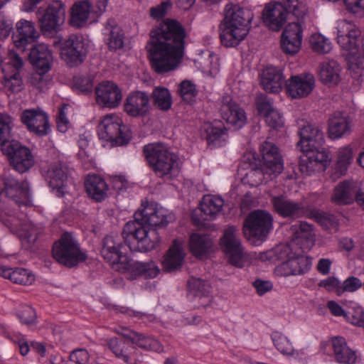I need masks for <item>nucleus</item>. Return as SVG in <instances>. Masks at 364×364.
<instances>
[{
    "instance_id": "obj_1",
    "label": "nucleus",
    "mask_w": 364,
    "mask_h": 364,
    "mask_svg": "<svg viewBox=\"0 0 364 364\" xmlns=\"http://www.w3.org/2000/svg\"><path fill=\"white\" fill-rule=\"evenodd\" d=\"M146 45L152 69L159 74L174 70L184 54L186 32L177 21L167 18L149 33Z\"/></svg>"
},
{
    "instance_id": "obj_2",
    "label": "nucleus",
    "mask_w": 364,
    "mask_h": 364,
    "mask_svg": "<svg viewBox=\"0 0 364 364\" xmlns=\"http://www.w3.org/2000/svg\"><path fill=\"white\" fill-rule=\"evenodd\" d=\"M134 220L127 222L122 230L124 242L131 251L146 252L156 249L160 236L156 229L145 225L164 228L169 223L170 215L157 203H142L134 213Z\"/></svg>"
},
{
    "instance_id": "obj_3",
    "label": "nucleus",
    "mask_w": 364,
    "mask_h": 364,
    "mask_svg": "<svg viewBox=\"0 0 364 364\" xmlns=\"http://www.w3.org/2000/svg\"><path fill=\"white\" fill-rule=\"evenodd\" d=\"M223 14L220 41L225 47L237 46L249 33L254 14L250 9L232 2L225 5Z\"/></svg>"
},
{
    "instance_id": "obj_4",
    "label": "nucleus",
    "mask_w": 364,
    "mask_h": 364,
    "mask_svg": "<svg viewBox=\"0 0 364 364\" xmlns=\"http://www.w3.org/2000/svg\"><path fill=\"white\" fill-rule=\"evenodd\" d=\"M143 153L156 176L163 181L175 180L181 172L179 157L162 143L146 144Z\"/></svg>"
},
{
    "instance_id": "obj_5",
    "label": "nucleus",
    "mask_w": 364,
    "mask_h": 364,
    "mask_svg": "<svg viewBox=\"0 0 364 364\" xmlns=\"http://www.w3.org/2000/svg\"><path fill=\"white\" fill-rule=\"evenodd\" d=\"M361 31L353 23L343 20L337 26V43L343 50L348 52L347 59L349 68L360 76L364 74V44L363 57L357 56L358 41Z\"/></svg>"
},
{
    "instance_id": "obj_6",
    "label": "nucleus",
    "mask_w": 364,
    "mask_h": 364,
    "mask_svg": "<svg viewBox=\"0 0 364 364\" xmlns=\"http://www.w3.org/2000/svg\"><path fill=\"white\" fill-rule=\"evenodd\" d=\"M262 161L259 166H252L246 176L254 179L252 185L267 181L282 173L284 169L283 160L278 148L272 142L264 141L259 146Z\"/></svg>"
},
{
    "instance_id": "obj_7",
    "label": "nucleus",
    "mask_w": 364,
    "mask_h": 364,
    "mask_svg": "<svg viewBox=\"0 0 364 364\" xmlns=\"http://www.w3.org/2000/svg\"><path fill=\"white\" fill-rule=\"evenodd\" d=\"M52 254L58 263L68 267H73L87 258L86 254L80 250L78 242L69 232L63 233L54 242Z\"/></svg>"
},
{
    "instance_id": "obj_8",
    "label": "nucleus",
    "mask_w": 364,
    "mask_h": 364,
    "mask_svg": "<svg viewBox=\"0 0 364 364\" xmlns=\"http://www.w3.org/2000/svg\"><path fill=\"white\" fill-rule=\"evenodd\" d=\"M97 132L101 139L117 146L126 145L131 139L128 128L123 124L122 119L114 114L103 117L98 125Z\"/></svg>"
},
{
    "instance_id": "obj_9",
    "label": "nucleus",
    "mask_w": 364,
    "mask_h": 364,
    "mask_svg": "<svg viewBox=\"0 0 364 364\" xmlns=\"http://www.w3.org/2000/svg\"><path fill=\"white\" fill-rule=\"evenodd\" d=\"M273 228V217L266 210H255L246 217L243 232L248 238L264 240Z\"/></svg>"
},
{
    "instance_id": "obj_10",
    "label": "nucleus",
    "mask_w": 364,
    "mask_h": 364,
    "mask_svg": "<svg viewBox=\"0 0 364 364\" xmlns=\"http://www.w3.org/2000/svg\"><path fill=\"white\" fill-rule=\"evenodd\" d=\"M37 14L41 31L44 34L57 33L65 19L64 4L59 0L49 3L46 9L39 8Z\"/></svg>"
},
{
    "instance_id": "obj_11",
    "label": "nucleus",
    "mask_w": 364,
    "mask_h": 364,
    "mask_svg": "<svg viewBox=\"0 0 364 364\" xmlns=\"http://www.w3.org/2000/svg\"><path fill=\"white\" fill-rule=\"evenodd\" d=\"M220 245L222 250L228 255V261L232 265L243 267L244 250L235 227L230 226L224 230Z\"/></svg>"
},
{
    "instance_id": "obj_12",
    "label": "nucleus",
    "mask_w": 364,
    "mask_h": 364,
    "mask_svg": "<svg viewBox=\"0 0 364 364\" xmlns=\"http://www.w3.org/2000/svg\"><path fill=\"white\" fill-rule=\"evenodd\" d=\"M2 153L7 156L12 168L20 173L27 172L35 164L31 151L19 141L13 142Z\"/></svg>"
},
{
    "instance_id": "obj_13",
    "label": "nucleus",
    "mask_w": 364,
    "mask_h": 364,
    "mask_svg": "<svg viewBox=\"0 0 364 364\" xmlns=\"http://www.w3.org/2000/svg\"><path fill=\"white\" fill-rule=\"evenodd\" d=\"M60 54L70 67L80 65L87 55V48L83 38L76 35L70 36L63 43Z\"/></svg>"
},
{
    "instance_id": "obj_14",
    "label": "nucleus",
    "mask_w": 364,
    "mask_h": 364,
    "mask_svg": "<svg viewBox=\"0 0 364 364\" xmlns=\"http://www.w3.org/2000/svg\"><path fill=\"white\" fill-rule=\"evenodd\" d=\"M300 140L297 147L301 151H309L321 149L325 143L324 134L322 129L314 124L306 122L299 129Z\"/></svg>"
},
{
    "instance_id": "obj_15",
    "label": "nucleus",
    "mask_w": 364,
    "mask_h": 364,
    "mask_svg": "<svg viewBox=\"0 0 364 364\" xmlns=\"http://www.w3.org/2000/svg\"><path fill=\"white\" fill-rule=\"evenodd\" d=\"M221 103L220 111L223 119L235 129L242 128L247 121L245 110L230 95L223 96Z\"/></svg>"
},
{
    "instance_id": "obj_16",
    "label": "nucleus",
    "mask_w": 364,
    "mask_h": 364,
    "mask_svg": "<svg viewBox=\"0 0 364 364\" xmlns=\"http://www.w3.org/2000/svg\"><path fill=\"white\" fill-rule=\"evenodd\" d=\"M274 210L284 218L296 219L303 217L306 209L301 202H296L284 195L274 196L271 198Z\"/></svg>"
},
{
    "instance_id": "obj_17",
    "label": "nucleus",
    "mask_w": 364,
    "mask_h": 364,
    "mask_svg": "<svg viewBox=\"0 0 364 364\" xmlns=\"http://www.w3.org/2000/svg\"><path fill=\"white\" fill-rule=\"evenodd\" d=\"M21 122L37 136L47 135L50 131L48 115L39 109H26L21 117Z\"/></svg>"
},
{
    "instance_id": "obj_18",
    "label": "nucleus",
    "mask_w": 364,
    "mask_h": 364,
    "mask_svg": "<svg viewBox=\"0 0 364 364\" xmlns=\"http://www.w3.org/2000/svg\"><path fill=\"white\" fill-rule=\"evenodd\" d=\"M314 86L315 79L310 73L293 75L285 83L287 94L295 99L308 96Z\"/></svg>"
},
{
    "instance_id": "obj_19",
    "label": "nucleus",
    "mask_w": 364,
    "mask_h": 364,
    "mask_svg": "<svg viewBox=\"0 0 364 364\" xmlns=\"http://www.w3.org/2000/svg\"><path fill=\"white\" fill-rule=\"evenodd\" d=\"M122 247V242L117 236L107 235L102 241L101 255L117 269L126 260L127 256L123 254Z\"/></svg>"
},
{
    "instance_id": "obj_20",
    "label": "nucleus",
    "mask_w": 364,
    "mask_h": 364,
    "mask_svg": "<svg viewBox=\"0 0 364 364\" xmlns=\"http://www.w3.org/2000/svg\"><path fill=\"white\" fill-rule=\"evenodd\" d=\"M97 103L108 108L117 107L122 101V95L119 87L114 82L106 81L95 88Z\"/></svg>"
},
{
    "instance_id": "obj_21",
    "label": "nucleus",
    "mask_w": 364,
    "mask_h": 364,
    "mask_svg": "<svg viewBox=\"0 0 364 364\" xmlns=\"http://www.w3.org/2000/svg\"><path fill=\"white\" fill-rule=\"evenodd\" d=\"M39 37V33L33 22L21 19L16 24V31L13 33V42L17 49L24 51L26 47L32 44Z\"/></svg>"
},
{
    "instance_id": "obj_22",
    "label": "nucleus",
    "mask_w": 364,
    "mask_h": 364,
    "mask_svg": "<svg viewBox=\"0 0 364 364\" xmlns=\"http://www.w3.org/2000/svg\"><path fill=\"white\" fill-rule=\"evenodd\" d=\"M149 96L145 92H132L126 97L124 110L133 117H144L149 112Z\"/></svg>"
},
{
    "instance_id": "obj_23",
    "label": "nucleus",
    "mask_w": 364,
    "mask_h": 364,
    "mask_svg": "<svg viewBox=\"0 0 364 364\" xmlns=\"http://www.w3.org/2000/svg\"><path fill=\"white\" fill-rule=\"evenodd\" d=\"M301 33L299 22L290 23L285 27L281 38V48L285 53L294 55L299 51L302 41Z\"/></svg>"
},
{
    "instance_id": "obj_24",
    "label": "nucleus",
    "mask_w": 364,
    "mask_h": 364,
    "mask_svg": "<svg viewBox=\"0 0 364 364\" xmlns=\"http://www.w3.org/2000/svg\"><path fill=\"white\" fill-rule=\"evenodd\" d=\"M117 270L128 272L132 279H135L138 277L154 278L159 272V267L153 261L141 262L129 259L127 257L126 260L123 261L121 265L117 267Z\"/></svg>"
},
{
    "instance_id": "obj_25",
    "label": "nucleus",
    "mask_w": 364,
    "mask_h": 364,
    "mask_svg": "<svg viewBox=\"0 0 364 364\" xmlns=\"http://www.w3.org/2000/svg\"><path fill=\"white\" fill-rule=\"evenodd\" d=\"M311 261L304 255H296L289 258L275 268V272L280 277L303 274L310 269Z\"/></svg>"
},
{
    "instance_id": "obj_26",
    "label": "nucleus",
    "mask_w": 364,
    "mask_h": 364,
    "mask_svg": "<svg viewBox=\"0 0 364 364\" xmlns=\"http://www.w3.org/2000/svg\"><path fill=\"white\" fill-rule=\"evenodd\" d=\"M184 247L183 240L175 239L173 241L162 262L164 271L171 272L181 268L186 257Z\"/></svg>"
},
{
    "instance_id": "obj_27",
    "label": "nucleus",
    "mask_w": 364,
    "mask_h": 364,
    "mask_svg": "<svg viewBox=\"0 0 364 364\" xmlns=\"http://www.w3.org/2000/svg\"><path fill=\"white\" fill-rule=\"evenodd\" d=\"M287 16V9L282 3L269 4L262 12L263 21L271 30L278 31L284 26Z\"/></svg>"
},
{
    "instance_id": "obj_28",
    "label": "nucleus",
    "mask_w": 364,
    "mask_h": 364,
    "mask_svg": "<svg viewBox=\"0 0 364 364\" xmlns=\"http://www.w3.org/2000/svg\"><path fill=\"white\" fill-rule=\"evenodd\" d=\"M286 81L282 70L274 66L267 67L260 75V85L267 92L279 93Z\"/></svg>"
},
{
    "instance_id": "obj_29",
    "label": "nucleus",
    "mask_w": 364,
    "mask_h": 364,
    "mask_svg": "<svg viewBox=\"0 0 364 364\" xmlns=\"http://www.w3.org/2000/svg\"><path fill=\"white\" fill-rule=\"evenodd\" d=\"M4 185L6 196L16 203L21 204L29 198V188L26 181H18L11 176H4Z\"/></svg>"
},
{
    "instance_id": "obj_30",
    "label": "nucleus",
    "mask_w": 364,
    "mask_h": 364,
    "mask_svg": "<svg viewBox=\"0 0 364 364\" xmlns=\"http://www.w3.org/2000/svg\"><path fill=\"white\" fill-rule=\"evenodd\" d=\"M358 191V188L353 182L341 181L333 189L331 201L338 205L351 204L355 200Z\"/></svg>"
},
{
    "instance_id": "obj_31",
    "label": "nucleus",
    "mask_w": 364,
    "mask_h": 364,
    "mask_svg": "<svg viewBox=\"0 0 364 364\" xmlns=\"http://www.w3.org/2000/svg\"><path fill=\"white\" fill-rule=\"evenodd\" d=\"M29 60L37 70L46 73L50 69L53 57L48 46L44 43H40L36 45L31 50Z\"/></svg>"
},
{
    "instance_id": "obj_32",
    "label": "nucleus",
    "mask_w": 364,
    "mask_h": 364,
    "mask_svg": "<svg viewBox=\"0 0 364 364\" xmlns=\"http://www.w3.org/2000/svg\"><path fill=\"white\" fill-rule=\"evenodd\" d=\"M334 358L341 364H355L357 360L356 352L350 348L346 339L341 336L333 337L331 340Z\"/></svg>"
},
{
    "instance_id": "obj_33",
    "label": "nucleus",
    "mask_w": 364,
    "mask_h": 364,
    "mask_svg": "<svg viewBox=\"0 0 364 364\" xmlns=\"http://www.w3.org/2000/svg\"><path fill=\"white\" fill-rule=\"evenodd\" d=\"M70 174L68 166L58 161L51 164L46 171V180L53 189L60 190L64 186V183Z\"/></svg>"
},
{
    "instance_id": "obj_34",
    "label": "nucleus",
    "mask_w": 364,
    "mask_h": 364,
    "mask_svg": "<svg viewBox=\"0 0 364 364\" xmlns=\"http://www.w3.org/2000/svg\"><path fill=\"white\" fill-rule=\"evenodd\" d=\"M349 117L340 112L334 113L328 119V135L332 139H337L350 132Z\"/></svg>"
},
{
    "instance_id": "obj_35",
    "label": "nucleus",
    "mask_w": 364,
    "mask_h": 364,
    "mask_svg": "<svg viewBox=\"0 0 364 364\" xmlns=\"http://www.w3.org/2000/svg\"><path fill=\"white\" fill-rule=\"evenodd\" d=\"M85 186L88 196L97 202L105 200L107 196L108 186L98 175L88 176Z\"/></svg>"
},
{
    "instance_id": "obj_36",
    "label": "nucleus",
    "mask_w": 364,
    "mask_h": 364,
    "mask_svg": "<svg viewBox=\"0 0 364 364\" xmlns=\"http://www.w3.org/2000/svg\"><path fill=\"white\" fill-rule=\"evenodd\" d=\"M224 205V200L220 196L207 195L200 203V210L205 215L204 220H212L220 213Z\"/></svg>"
},
{
    "instance_id": "obj_37",
    "label": "nucleus",
    "mask_w": 364,
    "mask_h": 364,
    "mask_svg": "<svg viewBox=\"0 0 364 364\" xmlns=\"http://www.w3.org/2000/svg\"><path fill=\"white\" fill-rule=\"evenodd\" d=\"M341 68L333 60L324 62L320 65L319 78L323 84L337 85L341 80Z\"/></svg>"
},
{
    "instance_id": "obj_38",
    "label": "nucleus",
    "mask_w": 364,
    "mask_h": 364,
    "mask_svg": "<svg viewBox=\"0 0 364 364\" xmlns=\"http://www.w3.org/2000/svg\"><path fill=\"white\" fill-rule=\"evenodd\" d=\"M107 44L110 50H117L124 46V34L114 20L109 19L105 24Z\"/></svg>"
},
{
    "instance_id": "obj_39",
    "label": "nucleus",
    "mask_w": 364,
    "mask_h": 364,
    "mask_svg": "<svg viewBox=\"0 0 364 364\" xmlns=\"http://www.w3.org/2000/svg\"><path fill=\"white\" fill-rule=\"evenodd\" d=\"M14 124L11 116L6 113H0V146L1 151L4 148H8L13 142H17L16 140L11 139L12 138V130Z\"/></svg>"
},
{
    "instance_id": "obj_40",
    "label": "nucleus",
    "mask_w": 364,
    "mask_h": 364,
    "mask_svg": "<svg viewBox=\"0 0 364 364\" xmlns=\"http://www.w3.org/2000/svg\"><path fill=\"white\" fill-rule=\"evenodd\" d=\"M90 7V4L87 1L75 2L71 8V25L76 28L83 26L89 18Z\"/></svg>"
},
{
    "instance_id": "obj_41",
    "label": "nucleus",
    "mask_w": 364,
    "mask_h": 364,
    "mask_svg": "<svg viewBox=\"0 0 364 364\" xmlns=\"http://www.w3.org/2000/svg\"><path fill=\"white\" fill-rule=\"evenodd\" d=\"M213 245L211 239L205 235L193 233L189 240V249L196 257L206 255Z\"/></svg>"
},
{
    "instance_id": "obj_42",
    "label": "nucleus",
    "mask_w": 364,
    "mask_h": 364,
    "mask_svg": "<svg viewBox=\"0 0 364 364\" xmlns=\"http://www.w3.org/2000/svg\"><path fill=\"white\" fill-rule=\"evenodd\" d=\"M4 80L1 84L6 92L18 93L23 88L22 77L18 71L4 72Z\"/></svg>"
},
{
    "instance_id": "obj_43",
    "label": "nucleus",
    "mask_w": 364,
    "mask_h": 364,
    "mask_svg": "<svg viewBox=\"0 0 364 364\" xmlns=\"http://www.w3.org/2000/svg\"><path fill=\"white\" fill-rule=\"evenodd\" d=\"M151 97L154 105L162 111H168L172 105V99L167 88L157 87L152 92Z\"/></svg>"
},
{
    "instance_id": "obj_44",
    "label": "nucleus",
    "mask_w": 364,
    "mask_h": 364,
    "mask_svg": "<svg viewBox=\"0 0 364 364\" xmlns=\"http://www.w3.org/2000/svg\"><path fill=\"white\" fill-rule=\"evenodd\" d=\"M354 156V149L350 144L341 147L337 154L336 169L341 174L346 173Z\"/></svg>"
},
{
    "instance_id": "obj_45",
    "label": "nucleus",
    "mask_w": 364,
    "mask_h": 364,
    "mask_svg": "<svg viewBox=\"0 0 364 364\" xmlns=\"http://www.w3.org/2000/svg\"><path fill=\"white\" fill-rule=\"evenodd\" d=\"M134 337L132 338V343L137 345L139 348L155 352H161L164 350L163 345L157 340L145 336L144 334L137 332L133 333Z\"/></svg>"
},
{
    "instance_id": "obj_46",
    "label": "nucleus",
    "mask_w": 364,
    "mask_h": 364,
    "mask_svg": "<svg viewBox=\"0 0 364 364\" xmlns=\"http://www.w3.org/2000/svg\"><path fill=\"white\" fill-rule=\"evenodd\" d=\"M309 44L311 49L319 54L328 53L332 49L330 40L320 33H313L310 36Z\"/></svg>"
},
{
    "instance_id": "obj_47",
    "label": "nucleus",
    "mask_w": 364,
    "mask_h": 364,
    "mask_svg": "<svg viewBox=\"0 0 364 364\" xmlns=\"http://www.w3.org/2000/svg\"><path fill=\"white\" fill-rule=\"evenodd\" d=\"M107 343L109 349L115 356L124 362L125 358L124 356L128 355L132 343L117 338H111Z\"/></svg>"
},
{
    "instance_id": "obj_48",
    "label": "nucleus",
    "mask_w": 364,
    "mask_h": 364,
    "mask_svg": "<svg viewBox=\"0 0 364 364\" xmlns=\"http://www.w3.org/2000/svg\"><path fill=\"white\" fill-rule=\"evenodd\" d=\"M208 143L214 146H221L227 139V129L224 127L210 126L207 129Z\"/></svg>"
},
{
    "instance_id": "obj_49",
    "label": "nucleus",
    "mask_w": 364,
    "mask_h": 364,
    "mask_svg": "<svg viewBox=\"0 0 364 364\" xmlns=\"http://www.w3.org/2000/svg\"><path fill=\"white\" fill-rule=\"evenodd\" d=\"M188 287L191 292L195 296H207L210 293V287L209 284L199 278H191L188 281Z\"/></svg>"
},
{
    "instance_id": "obj_50",
    "label": "nucleus",
    "mask_w": 364,
    "mask_h": 364,
    "mask_svg": "<svg viewBox=\"0 0 364 364\" xmlns=\"http://www.w3.org/2000/svg\"><path fill=\"white\" fill-rule=\"evenodd\" d=\"M74 87L80 93H91L94 88V77L92 75H78L73 79Z\"/></svg>"
},
{
    "instance_id": "obj_51",
    "label": "nucleus",
    "mask_w": 364,
    "mask_h": 364,
    "mask_svg": "<svg viewBox=\"0 0 364 364\" xmlns=\"http://www.w3.org/2000/svg\"><path fill=\"white\" fill-rule=\"evenodd\" d=\"M178 93L183 101L191 103L195 100L198 92L191 81L183 80L178 85Z\"/></svg>"
},
{
    "instance_id": "obj_52",
    "label": "nucleus",
    "mask_w": 364,
    "mask_h": 364,
    "mask_svg": "<svg viewBox=\"0 0 364 364\" xmlns=\"http://www.w3.org/2000/svg\"><path fill=\"white\" fill-rule=\"evenodd\" d=\"M272 341L280 353L284 355H293L294 348L286 336L276 332L272 334Z\"/></svg>"
},
{
    "instance_id": "obj_53",
    "label": "nucleus",
    "mask_w": 364,
    "mask_h": 364,
    "mask_svg": "<svg viewBox=\"0 0 364 364\" xmlns=\"http://www.w3.org/2000/svg\"><path fill=\"white\" fill-rule=\"evenodd\" d=\"M345 318L355 326L364 328V311L361 306L355 304L346 312Z\"/></svg>"
},
{
    "instance_id": "obj_54",
    "label": "nucleus",
    "mask_w": 364,
    "mask_h": 364,
    "mask_svg": "<svg viewBox=\"0 0 364 364\" xmlns=\"http://www.w3.org/2000/svg\"><path fill=\"white\" fill-rule=\"evenodd\" d=\"M35 280L34 275L23 268L14 269L11 281L22 285H31Z\"/></svg>"
},
{
    "instance_id": "obj_55",
    "label": "nucleus",
    "mask_w": 364,
    "mask_h": 364,
    "mask_svg": "<svg viewBox=\"0 0 364 364\" xmlns=\"http://www.w3.org/2000/svg\"><path fill=\"white\" fill-rule=\"evenodd\" d=\"M291 230L296 239L309 238L312 235L313 226L304 221H300L298 224L291 226Z\"/></svg>"
},
{
    "instance_id": "obj_56",
    "label": "nucleus",
    "mask_w": 364,
    "mask_h": 364,
    "mask_svg": "<svg viewBox=\"0 0 364 364\" xmlns=\"http://www.w3.org/2000/svg\"><path fill=\"white\" fill-rule=\"evenodd\" d=\"M363 285L362 282L355 277L347 278L337 291V295L341 296L345 291L354 292L359 289Z\"/></svg>"
},
{
    "instance_id": "obj_57",
    "label": "nucleus",
    "mask_w": 364,
    "mask_h": 364,
    "mask_svg": "<svg viewBox=\"0 0 364 364\" xmlns=\"http://www.w3.org/2000/svg\"><path fill=\"white\" fill-rule=\"evenodd\" d=\"M17 316L23 324L31 325L36 320V314L32 307L29 306H22L18 311Z\"/></svg>"
},
{
    "instance_id": "obj_58",
    "label": "nucleus",
    "mask_w": 364,
    "mask_h": 364,
    "mask_svg": "<svg viewBox=\"0 0 364 364\" xmlns=\"http://www.w3.org/2000/svg\"><path fill=\"white\" fill-rule=\"evenodd\" d=\"M256 105L258 112L264 117L273 111L272 102L264 95H259L256 98Z\"/></svg>"
},
{
    "instance_id": "obj_59",
    "label": "nucleus",
    "mask_w": 364,
    "mask_h": 364,
    "mask_svg": "<svg viewBox=\"0 0 364 364\" xmlns=\"http://www.w3.org/2000/svg\"><path fill=\"white\" fill-rule=\"evenodd\" d=\"M171 6V3L170 1H163L160 4L153 6L149 9L150 16L154 19H161L166 16Z\"/></svg>"
},
{
    "instance_id": "obj_60",
    "label": "nucleus",
    "mask_w": 364,
    "mask_h": 364,
    "mask_svg": "<svg viewBox=\"0 0 364 364\" xmlns=\"http://www.w3.org/2000/svg\"><path fill=\"white\" fill-rule=\"evenodd\" d=\"M23 66V60L19 55L15 51H10L9 53V63L6 67L2 69L3 72H9L11 68H14L13 71H18L22 69Z\"/></svg>"
},
{
    "instance_id": "obj_61",
    "label": "nucleus",
    "mask_w": 364,
    "mask_h": 364,
    "mask_svg": "<svg viewBox=\"0 0 364 364\" xmlns=\"http://www.w3.org/2000/svg\"><path fill=\"white\" fill-rule=\"evenodd\" d=\"M318 169L320 167L317 165V162L312 160L310 156L302 159L299 163V170L304 174L309 176Z\"/></svg>"
},
{
    "instance_id": "obj_62",
    "label": "nucleus",
    "mask_w": 364,
    "mask_h": 364,
    "mask_svg": "<svg viewBox=\"0 0 364 364\" xmlns=\"http://www.w3.org/2000/svg\"><path fill=\"white\" fill-rule=\"evenodd\" d=\"M265 121L269 127L274 129H278L284 125L282 116L276 109L270 112V113L265 117Z\"/></svg>"
},
{
    "instance_id": "obj_63",
    "label": "nucleus",
    "mask_w": 364,
    "mask_h": 364,
    "mask_svg": "<svg viewBox=\"0 0 364 364\" xmlns=\"http://www.w3.org/2000/svg\"><path fill=\"white\" fill-rule=\"evenodd\" d=\"M346 9L358 16L364 14V0H344Z\"/></svg>"
},
{
    "instance_id": "obj_64",
    "label": "nucleus",
    "mask_w": 364,
    "mask_h": 364,
    "mask_svg": "<svg viewBox=\"0 0 364 364\" xmlns=\"http://www.w3.org/2000/svg\"><path fill=\"white\" fill-rule=\"evenodd\" d=\"M132 343L128 355H124V363L127 364H139L144 361L142 353Z\"/></svg>"
}]
</instances>
